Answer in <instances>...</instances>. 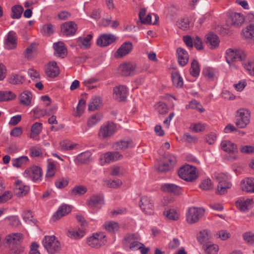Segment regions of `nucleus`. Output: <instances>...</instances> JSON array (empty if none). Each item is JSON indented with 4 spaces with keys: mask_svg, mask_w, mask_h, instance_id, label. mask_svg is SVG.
<instances>
[{
    "mask_svg": "<svg viewBox=\"0 0 254 254\" xmlns=\"http://www.w3.org/2000/svg\"><path fill=\"white\" fill-rule=\"evenodd\" d=\"M216 180L217 185V193L220 195H222L227 192L228 189L231 188L232 184L229 181L230 176L224 173H216L214 175Z\"/></svg>",
    "mask_w": 254,
    "mask_h": 254,
    "instance_id": "1",
    "label": "nucleus"
},
{
    "mask_svg": "<svg viewBox=\"0 0 254 254\" xmlns=\"http://www.w3.org/2000/svg\"><path fill=\"white\" fill-rule=\"evenodd\" d=\"M44 247L49 254L58 253L61 249L60 243L54 236H46L42 241Z\"/></svg>",
    "mask_w": 254,
    "mask_h": 254,
    "instance_id": "2",
    "label": "nucleus"
},
{
    "mask_svg": "<svg viewBox=\"0 0 254 254\" xmlns=\"http://www.w3.org/2000/svg\"><path fill=\"white\" fill-rule=\"evenodd\" d=\"M179 177L187 182H193L198 177L195 167L186 165L180 168L178 170Z\"/></svg>",
    "mask_w": 254,
    "mask_h": 254,
    "instance_id": "3",
    "label": "nucleus"
},
{
    "mask_svg": "<svg viewBox=\"0 0 254 254\" xmlns=\"http://www.w3.org/2000/svg\"><path fill=\"white\" fill-rule=\"evenodd\" d=\"M251 115L249 112L244 109H241L237 112L235 124L240 128H245L250 122Z\"/></svg>",
    "mask_w": 254,
    "mask_h": 254,
    "instance_id": "4",
    "label": "nucleus"
},
{
    "mask_svg": "<svg viewBox=\"0 0 254 254\" xmlns=\"http://www.w3.org/2000/svg\"><path fill=\"white\" fill-rule=\"evenodd\" d=\"M116 130V125L113 122H108L101 126L98 135L100 138L105 139L110 138Z\"/></svg>",
    "mask_w": 254,
    "mask_h": 254,
    "instance_id": "5",
    "label": "nucleus"
},
{
    "mask_svg": "<svg viewBox=\"0 0 254 254\" xmlns=\"http://www.w3.org/2000/svg\"><path fill=\"white\" fill-rule=\"evenodd\" d=\"M225 58L228 64L242 61L246 58V54L242 50L228 49L226 52Z\"/></svg>",
    "mask_w": 254,
    "mask_h": 254,
    "instance_id": "6",
    "label": "nucleus"
},
{
    "mask_svg": "<svg viewBox=\"0 0 254 254\" xmlns=\"http://www.w3.org/2000/svg\"><path fill=\"white\" fill-rule=\"evenodd\" d=\"M42 169L40 167L34 166L26 169L24 173V176L33 182H38L41 180Z\"/></svg>",
    "mask_w": 254,
    "mask_h": 254,
    "instance_id": "7",
    "label": "nucleus"
},
{
    "mask_svg": "<svg viewBox=\"0 0 254 254\" xmlns=\"http://www.w3.org/2000/svg\"><path fill=\"white\" fill-rule=\"evenodd\" d=\"M106 236L103 233H97L88 238L87 240V245L94 248L98 249L102 246L105 245L103 239Z\"/></svg>",
    "mask_w": 254,
    "mask_h": 254,
    "instance_id": "8",
    "label": "nucleus"
},
{
    "mask_svg": "<svg viewBox=\"0 0 254 254\" xmlns=\"http://www.w3.org/2000/svg\"><path fill=\"white\" fill-rule=\"evenodd\" d=\"M204 210L201 208H190L187 216V221L190 224L197 222L202 217Z\"/></svg>",
    "mask_w": 254,
    "mask_h": 254,
    "instance_id": "9",
    "label": "nucleus"
},
{
    "mask_svg": "<svg viewBox=\"0 0 254 254\" xmlns=\"http://www.w3.org/2000/svg\"><path fill=\"white\" fill-rule=\"evenodd\" d=\"M123 158V155L118 151H109L101 156V164L103 165L105 163H110Z\"/></svg>",
    "mask_w": 254,
    "mask_h": 254,
    "instance_id": "10",
    "label": "nucleus"
},
{
    "mask_svg": "<svg viewBox=\"0 0 254 254\" xmlns=\"http://www.w3.org/2000/svg\"><path fill=\"white\" fill-rule=\"evenodd\" d=\"M135 68V64L131 62H126L120 65L118 71L121 75L127 76L133 75Z\"/></svg>",
    "mask_w": 254,
    "mask_h": 254,
    "instance_id": "11",
    "label": "nucleus"
},
{
    "mask_svg": "<svg viewBox=\"0 0 254 254\" xmlns=\"http://www.w3.org/2000/svg\"><path fill=\"white\" fill-rule=\"evenodd\" d=\"M133 49L132 44L127 41L124 43L115 53L116 58H122L129 54Z\"/></svg>",
    "mask_w": 254,
    "mask_h": 254,
    "instance_id": "12",
    "label": "nucleus"
},
{
    "mask_svg": "<svg viewBox=\"0 0 254 254\" xmlns=\"http://www.w3.org/2000/svg\"><path fill=\"white\" fill-rule=\"evenodd\" d=\"M77 29V25L73 21L66 22L61 25V31L66 36L74 35Z\"/></svg>",
    "mask_w": 254,
    "mask_h": 254,
    "instance_id": "13",
    "label": "nucleus"
},
{
    "mask_svg": "<svg viewBox=\"0 0 254 254\" xmlns=\"http://www.w3.org/2000/svg\"><path fill=\"white\" fill-rule=\"evenodd\" d=\"M139 206L145 213L151 214L153 212V204L151 200L147 196H143L140 198Z\"/></svg>",
    "mask_w": 254,
    "mask_h": 254,
    "instance_id": "14",
    "label": "nucleus"
},
{
    "mask_svg": "<svg viewBox=\"0 0 254 254\" xmlns=\"http://www.w3.org/2000/svg\"><path fill=\"white\" fill-rule=\"evenodd\" d=\"M116 40V37L115 35L112 34H103L97 40V44L101 47H106L113 43Z\"/></svg>",
    "mask_w": 254,
    "mask_h": 254,
    "instance_id": "15",
    "label": "nucleus"
},
{
    "mask_svg": "<svg viewBox=\"0 0 254 254\" xmlns=\"http://www.w3.org/2000/svg\"><path fill=\"white\" fill-rule=\"evenodd\" d=\"M242 35L247 41L254 44V24H250L243 28Z\"/></svg>",
    "mask_w": 254,
    "mask_h": 254,
    "instance_id": "16",
    "label": "nucleus"
},
{
    "mask_svg": "<svg viewBox=\"0 0 254 254\" xmlns=\"http://www.w3.org/2000/svg\"><path fill=\"white\" fill-rule=\"evenodd\" d=\"M114 97L119 101H124L127 96V88L125 86L119 85L114 88Z\"/></svg>",
    "mask_w": 254,
    "mask_h": 254,
    "instance_id": "17",
    "label": "nucleus"
},
{
    "mask_svg": "<svg viewBox=\"0 0 254 254\" xmlns=\"http://www.w3.org/2000/svg\"><path fill=\"white\" fill-rule=\"evenodd\" d=\"M87 204L90 207L100 208L104 204V197L102 194L93 195L91 196Z\"/></svg>",
    "mask_w": 254,
    "mask_h": 254,
    "instance_id": "18",
    "label": "nucleus"
},
{
    "mask_svg": "<svg viewBox=\"0 0 254 254\" xmlns=\"http://www.w3.org/2000/svg\"><path fill=\"white\" fill-rule=\"evenodd\" d=\"M5 239L8 246H11V244L18 245L22 242L23 236L20 233H11L6 236Z\"/></svg>",
    "mask_w": 254,
    "mask_h": 254,
    "instance_id": "19",
    "label": "nucleus"
},
{
    "mask_svg": "<svg viewBox=\"0 0 254 254\" xmlns=\"http://www.w3.org/2000/svg\"><path fill=\"white\" fill-rule=\"evenodd\" d=\"M46 75L51 78L56 77L59 74V68L56 62H50L46 66L45 69Z\"/></svg>",
    "mask_w": 254,
    "mask_h": 254,
    "instance_id": "20",
    "label": "nucleus"
},
{
    "mask_svg": "<svg viewBox=\"0 0 254 254\" xmlns=\"http://www.w3.org/2000/svg\"><path fill=\"white\" fill-rule=\"evenodd\" d=\"M211 238V233L207 230L200 231L197 235V241L200 244H202L203 246L210 243Z\"/></svg>",
    "mask_w": 254,
    "mask_h": 254,
    "instance_id": "21",
    "label": "nucleus"
},
{
    "mask_svg": "<svg viewBox=\"0 0 254 254\" xmlns=\"http://www.w3.org/2000/svg\"><path fill=\"white\" fill-rule=\"evenodd\" d=\"M176 53L179 65L182 66L186 65L189 62V58L188 52L182 48H178Z\"/></svg>",
    "mask_w": 254,
    "mask_h": 254,
    "instance_id": "22",
    "label": "nucleus"
},
{
    "mask_svg": "<svg viewBox=\"0 0 254 254\" xmlns=\"http://www.w3.org/2000/svg\"><path fill=\"white\" fill-rule=\"evenodd\" d=\"M15 194L18 197L25 195L29 191V187L24 185L22 182L19 180L15 181Z\"/></svg>",
    "mask_w": 254,
    "mask_h": 254,
    "instance_id": "23",
    "label": "nucleus"
},
{
    "mask_svg": "<svg viewBox=\"0 0 254 254\" xmlns=\"http://www.w3.org/2000/svg\"><path fill=\"white\" fill-rule=\"evenodd\" d=\"M53 48L56 56L64 58L66 56L67 49L63 42L55 43L53 45Z\"/></svg>",
    "mask_w": 254,
    "mask_h": 254,
    "instance_id": "24",
    "label": "nucleus"
},
{
    "mask_svg": "<svg viewBox=\"0 0 254 254\" xmlns=\"http://www.w3.org/2000/svg\"><path fill=\"white\" fill-rule=\"evenodd\" d=\"M241 188L243 191L254 193V179L246 178L242 181Z\"/></svg>",
    "mask_w": 254,
    "mask_h": 254,
    "instance_id": "25",
    "label": "nucleus"
},
{
    "mask_svg": "<svg viewBox=\"0 0 254 254\" xmlns=\"http://www.w3.org/2000/svg\"><path fill=\"white\" fill-rule=\"evenodd\" d=\"M161 190L164 192L173 193L174 194H179L181 191V187L173 184H163L161 186Z\"/></svg>",
    "mask_w": 254,
    "mask_h": 254,
    "instance_id": "26",
    "label": "nucleus"
},
{
    "mask_svg": "<svg viewBox=\"0 0 254 254\" xmlns=\"http://www.w3.org/2000/svg\"><path fill=\"white\" fill-rule=\"evenodd\" d=\"M15 33L10 31L8 33L5 41V47L8 50L13 49L16 46Z\"/></svg>",
    "mask_w": 254,
    "mask_h": 254,
    "instance_id": "27",
    "label": "nucleus"
},
{
    "mask_svg": "<svg viewBox=\"0 0 254 254\" xmlns=\"http://www.w3.org/2000/svg\"><path fill=\"white\" fill-rule=\"evenodd\" d=\"M231 25L232 26L238 27L241 26L244 22V17L240 13L234 12L231 14Z\"/></svg>",
    "mask_w": 254,
    "mask_h": 254,
    "instance_id": "28",
    "label": "nucleus"
},
{
    "mask_svg": "<svg viewBox=\"0 0 254 254\" xmlns=\"http://www.w3.org/2000/svg\"><path fill=\"white\" fill-rule=\"evenodd\" d=\"M71 208L69 205L65 204L61 206L53 215V220L56 221L60 219L65 215L69 213L71 211Z\"/></svg>",
    "mask_w": 254,
    "mask_h": 254,
    "instance_id": "29",
    "label": "nucleus"
},
{
    "mask_svg": "<svg viewBox=\"0 0 254 254\" xmlns=\"http://www.w3.org/2000/svg\"><path fill=\"white\" fill-rule=\"evenodd\" d=\"M91 153L90 151H85L79 154L75 159L77 164H88L91 161Z\"/></svg>",
    "mask_w": 254,
    "mask_h": 254,
    "instance_id": "30",
    "label": "nucleus"
},
{
    "mask_svg": "<svg viewBox=\"0 0 254 254\" xmlns=\"http://www.w3.org/2000/svg\"><path fill=\"white\" fill-rule=\"evenodd\" d=\"M206 43L210 49H215L219 46L218 37L213 33H209L206 36Z\"/></svg>",
    "mask_w": 254,
    "mask_h": 254,
    "instance_id": "31",
    "label": "nucleus"
},
{
    "mask_svg": "<svg viewBox=\"0 0 254 254\" xmlns=\"http://www.w3.org/2000/svg\"><path fill=\"white\" fill-rule=\"evenodd\" d=\"M253 203V199L249 198L244 201L240 200L237 201L236 206L240 211L246 212L252 207Z\"/></svg>",
    "mask_w": 254,
    "mask_h": 254,
    "instance_id": "32",
    "label": "nucleus"
},
{
    "mask_svg": "<svg viewBox=\"0 0 254 254\" xmlns=\"http://www.w3.org/2000/svg\"><path fill=\"white\" fill-rule=\"evenodd\" d=\"M113 147L116 150H124L130 147H132V142L131 140H121L114 143Z\"/></svg>",
    "mask_w": 254,
    "mask_h": 254,
    "instance_id": "33",
    "label": "nucleus"
},
{
    "mask_svg": "<svg viewBox=\"0 0 254 254\" xmlns=\"http://www.w3.org/2000/svg\"><path fill=\"white\" fill-rule=\"evenodd\" d=\"M221 149L225 152H234L237 150V146L229 140H223L221 143Z\"/></svg>",
    "mask_w": 254,
    "mask_h": 254,
    "instance_id": "34",
    "label": "nucleus"
},
{
    "mask_svg": "<svg viewBox=\"0 0 254 254\" xmlns=\"http://www.w3.org/2000/svg\"><path fill=\"white\" fill-rule=\"evenodd\" d=\"M92 38L91 34H88L85 38L79 37L77 40L78 45L80 48L88 49L90 47V41Z\"/></svg>",
    "mask_w": 254,
    "mask_h": 254,
    "instance_id": "35",
    "label": "nucleus"
},
{
    "mask_svg": "<svg viewBox=\"0 0 254 254\" xmlns=\"http://www.w3.org/2000/svg\"><path fill=\"white\" fill-rule=\"evenodd\" d=\"M32 96V93L30 91H24L20 96V103L25 106L29 105L31 102Z\"/></svg>",
    "mask_w": 254,
    "mask_h": 254,
    "instance_id": "36",
    "label": "nucleus"
},
{
    "mask_svg": "<svg viewBox=\"0 0 254 254\" xmlns=\"http://www.w3.org/2000/svg\"><path fill=\"white\" fill-rule=\"evenodd\" d=\"M163 215L166 218L170 220H177L179 218V215L174 209H168L163 212Z\"/></svg>",
    "mask_w": 254,
    "mask_h": 254,
    "instance_id": "37",
    "label": "nucleus"
},
{
    "mask_svg": "<svg viewBox=\"0 0 254 254\" xmlns=\"http://www.w3.org/2000/svg\"><path fill=\"white\" fill-rule=\"evenodd\" d=\"M105 229L109 233H114L118 231L119 226L118 223L114 221H108L104 224Z\"/></svg>",
    "mask_w": 254,
    "mask_h": 254,
    "instance_id": "38",
    "label": "nucleus"
},
{
    "mask_svg": "<svg viewBox=\"0 0 254 254\" xmlns=\"http://www.w3.org/2000/svg\"><path fill=\"white\" fill-rule=\"evenodd\" d=\"M23 11V8L20 5H15L11 7V17L13 19H19Z\"/></svg>",
    "mask_w": 254,
    "mask_h": 254,
    "instance_id": "39",
    "label": "nucleus"
},
{
    "mask_svg": "<svg viewBox=\"0 0 254 254\" xmlns=\"http://www.w3.org/2000/svg\"><path fill=\"white\" fill-rule=\"evenodd\" d=\"M101 104V99L99 97L92 98L88 104V110L94 111L98 109Z\"/></svg>",
    "mask_w": 254,
    "mask_h": 254,
    "instance_id": "40",
    "label": "nucleus"
},
{
    "mask_svg": "<svg viewBox=\"0 0 254 254\" xmlns=\"http://www.w3.org/2000/svg\"><path fill=\"white\" fill-rule=\"evenodd\" d=\"M56 167L55 164L53 162H49L47 166V172L46 178L50 179L55 176L56 174Z\"/></svg>",
    "mask_w": 254,
    "mask_h": 254,
    "instance_id": "41",
    "label": "nucleus"
},
{
    "mask_svg": "<svg viewBox=\"0 0 254 254\" xmlns=\"http://www.w3.org/2000/svg\"><path fill=\"white\" fill-rule=\"evenodd\" d=\"M42 129V124L40 123L36 122L31 127L30 137L34 138L38 136L41 132Z\"/></svg>",
    "mask_w": 254,
    "mask_h": 254,
    "instance_id": "42",
    "label": "nucleus"
},
{
    "mask_svg": "<svg viewBox=\"0 0 254 254\" xmlns=\"http://www.w3.org/2000/svg\"><path fill=\"white\" fill-rule=\"evenodd\" d=\"M139 239V236L135 234H127L125 237L123 243L125 246L129 247L135 240Z\"/></svg>",
    "mask_w": 254,
    "mask_h": 254,
    "instance_id": "43",
    "label": "nucleus"
},
{
    "mask_svg": "<svg viewBox=\"0 0 254 254\" xmlns=\"http://www.w3.org/2000/svg\"><path fill=\"white\" fill-rule=\"evenodd\" d=\"M203 249L207 254H217L219 250L218 246L211 242L203 246Z\"/></svg>",
    "mask_w": 254,
    "mask_h": 254,
    "instance_id": "44",
    "label": "nucleus"
},
{
    "mask_svg": "<svg viewBox=\"0 0 254 254\" xmlns=\"http://www.w3.org/2000/svg\"><path fill=\"white\" fill-rule=\"evenodd\" d=\"M15 98V95L10 91H0V102L11 100Z\"/></svg>",
    "mask_w": 254,
    "mask_h": 254,
    "instance_id": "45",
    "label": "nucleus"
},
{
    "mask_svg": "<svg viewBox=\"0 0 254 254\" xmlns=\"http://www.w3.org/2000/svg\"><path fill=\"white\" fill-rule=\"evenodd\" d=\"M24 81V77L19 74H12L9 78V82L12 84H20Z\"/></svg>",
    "mask_w": 254,
    "mask_h": 254,
    "instance_id": "46",
    "label": "nucleus"
},
{
    "mask_svg": "<svg viewBox=\"0 0 254 254\" xmlns=\"http://www.w3.org/2000/svg\"><path fill=\"white\" fill-rule=\"evenodd\" d=\"M146 14V10L145 9H141L139 13V17L142 24H151V16L150 14H148L145 17H144Z\"/></svg>",
    "mask_w": 254,
    "mask_h": 254,
    "instance_id": "47",
    "label": "nucleus"
},
{
    "mask_svg": "<svg viewBox=\"0 0 254 254\" xmlns=\"http://www.w3.org/2000/svg\"><path fill=\"white\" fill-rule=\"evenodd\" d=\"M186 108L187 109H196L200 113H202L204 111V109L203 108L201 104L195 100L190 101L189 104L186 105Z\"/></svg>",
    "mask_w": 254,
    "mask_h": 254,
    "instance_id": "48",
    "label": "nucleus"
},
{
    "mask_svg": "<svg viewBox=\"0 0 254 254\" xmlns=\"http://www.w3.org/2000/svg\"><path fill=\"white\" fill-rule=\"evenodd\" d=\"M172 80L174 85L177 87H181L183 85V79L178 72L172 73Z\"/></svg>",
    "mask_w": 254,
    "mask_h": 254,
    "instance_id": "49",
    "label": "nucleus"
},
{
    "mask_svg": "<svg viewBox=\"0 0 254 254\" xmlns=\"http://www.w3.org/2000/svg\"><path fill=\"white\" fill-rule=\"evenodd\" d=\"M200 72L199 66L198 62L195 60H193L191 63V67L190 68V73L194 76H197Z\"/></svg>",
    "mask_w": 254,
    "mask_h": 254,
    "instance_id": "50",
    "label": "nucleus"
},
{
    "mask_svg": "<svg viewBox=\"0 0 254 254\" xmlns=\"http://www.w3.org/2000/svg\"><path fill=\"white\" fill-rule=\"evenodd\" d=\"M84 235V231L80 229H79L78 231L69 230L67 233V236L73 239H80L83 237Z\"/></svg>",
    "mask_w": 254,
    "mask_h": 254,
    "instance_id": "51",
    "label": "nucleus"
},
{
    "mask_svg": "<svg viewBox=\"0 0 254 254\" xmlns=\"http://www.w3.org/2000/svg\"><path fill=\"white\" fill-rule=\"evenodd\" d=\"M8 247L9 248L10 253L12 254H21L24 251V248L20 244L14 245L11 244V246Z\"/></svg>",
    "mask_w": 254,
    "mask_h": 254,
    "instance_id": "52",
    "label": "nucleus"
},
{
    "mask_svg": "<svg viewBox=\"0 0 254 254\" xmlns=\"http://www.w3.org/2000/svg\"><path fill=\"white\" fill-rule=\"evenodd\" d=\"M28 161V158L26 156H22L18 158L12 160V165L14 167H20L23 164Z\"/></svg>",
    "mask_w": 254,
    "mask_h": 254,
    "instance_id": "53",
    "label": "nucleus"
},
{
    "mask_svg": "<svg viewBox=\"0 0 254 254\" xmlns=\"http://www.w3.org/2000/svg\"><path fill=\"white\" fill-rule=\"evenodd\" d=\"M243 239L245 242L250 245L254 244V233L252 232H247L244 233L243 235Z\"/></svg>",
    "mask_w": 254,
    "mask_h": 254,
    "instance_id": "54",
    "label": "nucleus"
},
{
    "mask_svg": "<svg viewBox=\"0 0 254 254\" xmlns=\"http://www.w3.org/2000/svg\"><path fill=\"white\" fill-rule=\"evenodd\" d=\"M76 145L71 143L69 140H64L60 142V148L62 150H70L73 149Z\"/></svg>",
    "mask_w": 254,
    "mask_h": 254,
    "instance_id": "55",
    "label": "nucleus"
},
{
    "mask_svg": "<svg viewBox=\"0 0 254 254\" xmlns=\"http://www.w3.org/2000/svg\"><path fill=\"white\" fill-rule=\"evenodd\" d=\"M87 188L83 186H78L74 187L72 190L71 193L73 195H82L87 192Z\"/></svg>",
    "mask_w": 254,
    "mask_h": 254,
    "instance_id": "56",
    "label": "nucleus"
},
{
    "mask_svg": "<svg viewBox=\"0 0 254 254\" xmlns=\"http://www.w3.org/2000/svg\"><path fill=\"white\" fill-rule=\"evenodd\" d=\"M177 25L178 27L182 30H185L189 28L190 21L188 17L182 18L178 21Z\"/></svg>",
    "mask_w": 254,
    "mask_h": 254,
    "instance_id": "57",
    "label": "nucleus"
},
{
    "mask_svg": "<svg viewBox=\"0 0 254 254\" xmlns=\"http://www.w3.org/2000/svg\"><path fill=\"white\" fill-rule=\"evenodd\" d=\"M102 119V116L99 114H95L92 116L88 121L87 125L91 127L95 125Z\"/></svg>",
    "mask_w": 254,
    "mask_h": 254,
    "instance_id": "58",
    "label": "nucleus"
},
{
    "mask_svg": "<svg viewBox=\"0 0 254 254\" xmlns=\"http://www.w3.org/2000/svg\"><path fill=\"white\" fill-rule=\"evenodd\" d=\"M166 163L169 164L171 168H172L177 163V160L176 157L172 154H167L165 156Z\"/></svg>",
    "mask_w": 254,
    "mask_h": 254,
    "instance_id": "59",
    "label": "nucleus"
},
{
    "mask_svg": "<svg viewBox=\"0 0 254 254\" xmlns=\"http://www.w3.org/2000/svg\"><path fill=\"white\" fill-rule=\"evenodd\" d=\"M156 169L158 172L160 173H165L169 170H170L172 168L169 165L168 163H164L163 164H160L157 165L155 167Z\"/></svg>",
    "mask_w": 254,
    "mask_h": 254,
    "instance_id": "60",
    "label": "nucleus"
},
{
    "mask_svg": "<svg viewBox=\"0 0 254 254\" xmlns=\"http://www.w3.org/2000/svg\"><path fill=\"white\" fill-rule=\"evenodd\" d=\"M86 103L84 99H80L76 108V116H80L83 113L85 107Z\"/></svg>",
    "mask_w": 254,
    "mask_h": 254,
    "instance_id": "61",
    "label": "nucleus"
},
{
    "mask_svg": "<svg viewBox=\"0 0 254 254\" xmlns=\"http://www.w3.org/2000/svg\"><path fill=\"white\" fill-rule=\"evenodd\" d=\"M126 172L125 170L120 167H114L112 169L111 175L112 176H120L123 175Z\"/></svg>",
    "mask_w": 254,
    "mask_h": 254,
    "instance_id": "62",
    "label": "nucleus"
},
{
    "mask_svg": "<svg viewBox=\"0 0 254 254\" xmlns=\"http://www.w3.org/2000/svg\"><path fill=\"white\" fill-rule=\"evenodd\" d=\"M200 188L204 190H209L212 188L211 181L209 179H207L202 181L199 185Z\"/></svg>",
    "mask_w": 254,
    "mask_h": 254,
    "instance_id": "63",
    "label": "nucleus"
},
{
    "mask_svg": "<svg viewBox=\"0 0 254 254\" xmlns=\"http://www.w3.org/2000/svg\"><path fill=\"white\" fill-rule=\"evenodd\" d=\"M155 107L156 109L160 114H164L167 112L168 109L167 105L162 102H158L155 105Z\"/></svg>",
    "mask_w": 254,
    "mask_h": 254,
    "instance_id": "64",
    "label": "nucleus"
}]
</instances>
